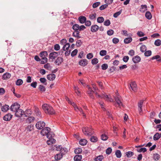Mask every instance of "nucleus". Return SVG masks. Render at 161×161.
<instances>
[{"mask_svg": "<svg viewBox=\"0 0 161 161\" xmlns=\"http://www.w3.org/2000/svg\"><path fill=\"white\" fill-rule=\"evenodd\" d=\"M63 62V58L61 57H58L55 62L56 64L59 65Z\"/></svg>", "mask_w": 161, "mask_h": 161, "instance_id": "17", "label": "nucleus"}, {"mask_svg": "<svg viewBox=\"0 0 161 161\" xmlns=\"http://www.w3.org/2000/svg\"><path fill=\"white\" fill-rule=\"evenodd\" d=\"M115 100L116 103L119 105V106H122V103L121 100V97L120 96L118 95L116 97H115Z\"/></svg>", "mask_w": 161, "mask_h": 161, "instance_id": "9", "label": "nucleus"}, {"mask_svg": "<svg viewBox=\"0 0 161 161\" xmlns=\"http://www.w3.org/2000/svg\"><path fill=\"white\" fill-rule=\"evenodd\" d=\"M56 140L53 138L49 139L47 141V143L48 145H51L55 143Z\"/></svg>", "mask_w": 161, "mask_h": 161, "instance_id": "26", "label": "nucleus"}, {"mask_svg": "<svg viewBox=\"0 0 161 161\" xmlns=\"http://www.w3.org/2000/svg\"><path fill=\"white\" fill-rule=\"evenodd\" d=\"M100 4V3L99 2H97L94 3L92 5V7L94 8H96Z\"/></svg>", "mask_w": 161, "mask_h": 161, "instance_id": "60", "label": "nucleus"}, {"mask_svg": "<svg viewBox=\"0 0 161 161\" xmlns=\"http://www.w3.org/2000/svg\"><path fill=\"white\" fill-rule=\"evenodd\" d=\"M152 59H158L157 61H161V59L160 58V57L158 55H156L155 56L153 57L152 58Z\"/></svg>", "mask_w": 161, "mask_h": 161, "instance_id": "48", "label": "nucleus"}, {"mask_svg": "<svg viewBox=\"0 0 161 161\" xmlns=\"http://www.w3.org/2000/svg\"><path fill=\"white\" fill-rule=\"evenodd\" d=\"M87 64V61L86 59L81 60L79 62V64L82 66H86Z\"/></svg>", "mask_w": 161, "mask_h": 161, "instance_id": "18", "label": "nucleus"}, {"mask_svg": "<svg viewBox=\"0 0 161 161\" xmlns=\"http://www.w3.org/2000/svg\"><path fill=\"white\" fill-rule=\"evenodd\" d=\"M141 60V58L138 56H136L133 57L132 58L133 62L135 63H137L140 61Z\"/></svg>", "mask_w": 161, "mask_h": 161, "instance_id": "14", "label": "nucleus"}, {"mask_svg": "<svg viewBox=\"0 0 161 161\" xmlns=\"http://www.w3.org/2000/svg\"><path fill=\"white\" fill-rule=\"evenodd\" d=\"M82 150L81 148H78L75 149L74 152L75 154H78L81 153Z\"/></svg>", "mask_w": 161, "mask_h": 161, "instance_id": "42", "label": "nucleus"}, {"mask_svg": "<svg viewBox=\"0 0 161 161\" xmlns=\"http://www.w3.org/2000/svg\"><path fill=\"white\" fill-rule=\"evenodd\" d=\"M50 131L49 128L45 127L41 130V134L43 136H46Z\"/></svg>", "mask_w": 161, "mask_h": 161, "instance_id": "7", "label": "nucleus"}, {"mask_svg": "<svg viewBox=\"0 0 161 161\" xmlns=\"http://www.w3.org/2000/svg\"><path fill=\"white\" fill-rule=\"evenodd\" d=\"M44 68L48 70H51L52 69V67L51 66L50 64L48 63L46 64H45L44 66Z\"/></svg>", "mask_w": 161, "mask_h": 161, "instance_id": "33", "label": "nucleus"}, {"mask_svg": "<svg viewBox=\"0 0 161 161\" xmlns=\"http://www.w3.org/2000/svg\"><path fill=\"white\" fill-rule=\"evenodd\" d=\"M75 110L76 111H79L80 112V113L82 114L83 116L84 117H86V114L83 112L82 109L80 107H78L77 106L75 107Z\"/></svg>", "mask_w": 161, "mask_h": 161, "instance_id": "19", "label": "nucleus"}, {"mask_svg": "<svg viewBox=\"0 0 161 161\" xmlns=\"http://www.w3.org/2000/svg\"><path fill=\"white\" fill-rule=\"evenodd\" d=\"M87 87L88 89V91H87L88 94L89 96L92 98H93V93H94V92L92 91V88L89 87L88 85H87Z\"/></svg>", "mask_w": 161, "mask_h": 161, "instance_id": "11", "label": "nucleus"}, {"mask_svg": "<svg viewBox=\"0 0 161 161\" xmlns=\"http://www.w3.org/2000/svg\"><path fill=\"white\" fill-rule=\"evenodd\" d=\"M97 137L95 136H92L90 138V141L92 142H95L97 141Z\"/></svg>", "mask_w": 161, "mask_h": 161, "instance_id": "52", "label": "nucleus"}, {"mask_svg": "<svg viewBox=\"0 0 161 161\" xmlns=\"http://www.w3.org/2000/svg\"><path fill=\"white\" fill-rule=\"evenodd\" d=\"M132 41V39L131 37H128L126 38L124 40L125 43L128 44L131 42Z\"/></svg>", "mask_w": 161, "mask_h": 161, "instance_id": "36", "label": "nucleus"}, {"mask_svg": "<svg viewBox=\"0 0 161 161\" xmlns=\"http://www.w3.org/2000/svg\"><path fill=\"white\" fill-rule=\"evenodd\" d=\"M112 151V148L111 147L108 148L106 150V153L107 154H109L111 153Z\"/></svg>", "mask_w": 161, "mask_h": 161, "instance_id": "62", "label": "nucleus"}, {"mask_svg": "<svg viewBox=\"0 0 161 161\" xmlns=\"http://www.w3.org/2000/svg\"><path fill=\"white\" fill-rule=\"evenodd\" d=\"M20 107V105L16 103H13L11 106L10 109L12 111L15 112L19 109Z\"/></svg>", "mask_w": 161, "mask_h": 161, "instance_id": "4", "label": "nucleus"}, {"mask_svg": "<svg viewBox=\"0 0 161 161\" xmlns=\"http://www.w3.org/2000/svg\"><path fill=\"white\" fill-rule=\"evenodd\" d=\"M96 15L95 13L90 14L89 15L90 19L92 20L95 19L96 17Z\"/></svg>", "mask_w": 161, "mask_h": 161, "instance_id": "53", "label": "nucleus"}, {"mask_svg": "<svg viewBox=\"0 0 161 161\" xmlns=\"http://www.w3.org/2000/svg\"><path fill=\"white\" fill-rule=\"evenodd\" d=\"M145 16L146 18L148 19H150L152 18V15L150 12H147L145 14Z\"/></svg>", "mask_w": 161, "mask_h": 161, "instance_id": "34", "label": "nucleus"}, {"mask_svg": "<svg viewBox=\"0 0 161 161\" xmlns=\"http://www.w3.org/2000/svg\"><path fill=\"white\" fill-rule=\"evenodd\" d=\"M15 115L16 117H21L24 113V111L21 109L19 108L15 112Z\"/></svg>", "mask_w": 161, "mask_h": 161, "instance_id": "8", "label": "nucleus"}, {"mask_svg": "<svg viewBox=\"0 0 161 161\" xmlns=\"http://www.w3.org/2000/svg\"><path fill=\"white\" fill-rule=\"evenodd\" d=\"M34 110L36 115L38 117H41V113L39 108L36 107H35Z\"/></svg>", "mask_w": 161, "mask_h": 161, "instance_id": "21", "label": "nucleus"}, {"mask_svg": "<svg viewBox=\"0 0 161 161\" xmlns=\"http://www.w3.org/2000/svg\"><path fill=\"white\" fill-rule=\"evenodd\" d=\"M70 44L69 43H66L64 45L62 48V50L64 51L67 50L70 47Z\"/></svg>", "mask_w": 161, "mask_h": 161, "instance_id": "31", "label": "nucleus"}, {"mask_svg": "<svg viewBox=\"0 0 161 161\" xmlns=\"http://www.w3.org/2000/svg\"><path fill=\"white\" fill-rule=\"evenodd\" d=\"M47 52L44 51L41 52L40 54V57L42 58V59H43V58H47L46 57L47 55Z\"/></svg>", "mask_w": 161, "mask_h": 161, "instance_id": "22", "label": "nucleus"}, {"mask_svg": "<svg viewBox=\"0 0 161 161\" xmlns=\"http://www.w3.org/2000/svg\"><path fill=\"white\" fill-rule=\"evenodd\" d=\"M78 20L81 24H83L86 21V19L85 17L81 16L79 17Z\"/></svg>", "mask_w": 161, "mask_h": 161, "instance_id": "23", "label": "nucleus"}, {"mask_svg": "<svg viewBox=\"0 0 161 161\" xmlns=\"http://www.w3.org/2000/svg\"><path fill=\"white\" fill-rule=\"evenodd\" d=\"M154 44L157 46H160L161 45V41L160 39H157L154 42Z\"/></svg>", "mask_w": 161, "mask_h": 161, "instance_id": "40", "label": "nucleus"}, {"mask_svg": "<svg viewBox=\"0 0 161 161\" xmlns=\"http://www.w3.org/2000/svg\"><path fill=\"white\" fill-rule=\"evenodd\" d=\"M82 131L85 135L88 136H91L94 134L93 131L91 128L83 127Z\"/></svg>", "mask_w": 161, "mask_h": 161, "instance_id": "3", "label": "nucleus"}, {"mask_svg": "<svg viewBox=\"0 0 161 161\" xmlns=\"http://www.w3.org/2000/svg\"><path fill=\"white\" fill-rule=\"evenodd\" d=\"M139 153L141 152H143L145 153L147 151V149L146 148H141L140 149H137L136 150Z\"/></svg>", "mask_w": 161, "mask_h": 161, "instance_id": "39", "label": "nucleus"}, {"mask_svg": "<svg viewBox=\"0 0 161 161\" xmlns=\"http://www.w3.org/2000/svg\"><path fill=\"white\" fill-rule=\"evenodd\" d=\"M11 77V74L8 73H4L2 76V79L4 80H7L9 79Z\"/></svg>", "mask_w": 161, "mask_h": 161, "instance_id": "12", "label": "nucleus"}, {"mask_svg": "<svg viewBox=\"0 0 161 161\" xmlns=\"http://www.w3.org/2000/svg\"><path fill=\"white\" fill-rule=\"evenodd\" d=\"M115 154L116 157L118 158H120L121 156V153L120 151L119 150H117L115 152Z\"/></svg>", "mask_w": 161, "mask_h": 161, "instance_id": "41", "label": "nucleus"}, {"mask_svg": "<svg viewBox=\"0 0 161 161\" xmlns=\"http://www.w3.org/2000/svg\"><path fill=\"white\" fill-rule=\"evenodd\" d=\"M152 54V52L151 51L148 50L146 51L145 53L144 54L146 56L148 57L151 55Z\"/></svg>", "mask_w": 161, "mask_h": 161, "instance_id": "55", "label": "nucleus"}, {"mask_svg": "<svg viewBox=\"0 0 161 161\" xmlns=\"http://www.w3.org/2000/svg\"><path fill=\"white\" fill-rule=\"evenodd\" d=\"M79 32L78 31H75L73 33V35L74 36L77 37V38H80V36L79 35Z\"/></svg>", "mask_w": 161, "mask_h": 161, "instance_id": "44", "label": "nucleus"}, {"mask_svg": "<svg viewBox=\"0 0 161 161\" xmlns=\"http://www.w3.org/2000/svg\"><path fill=\"white\" fill-rule=\"evenodd\" d=\"M87 141L85 139H82L80 140L79 141V144L82 146L86 145L87 143Z\"/></svg>", "mask_w": 161, "mask_h": 161, "instance_id": "32", "label": "nucleus"}, {"mask_svg": "<svg viewBox=\"0 0 161 161\" xmlns=\"http://www.w3.org/2000/svg\"><path fill=\"white\" fill-rule=\"evenodd\" d=\"M137 34L139 37L143 36L145 35L144 33L141 31H138L137 33Z\"/></svg>", "mask_w": 161, "mask_h": 161, "instance_id": "63", "label": "nucleus"}, {"mask_svg": "<svg viewBox=\"0 0 161 161\" xmlns=\"http://www.w3.org/2000/svg\"><path fill=\"white\" fill-rule=\"evenodd\" d=\"M160 134L158 133H157L153 136V139L154 140L157 141L160 138Z\"/></svg>", "mask_w": 161, "mask_h": 161, "instance_id": "30", "label": "nucleus"}, {"mask_svg": "<svg viewBox=\"0 0 161 161\" xmlns=\"http://www.w3.org/2000/svg\"><path fill=\"white\" fill-rule=\"evenodd\" d=\"M160 158V156L158 154H154L153 156V158L155 160H158Z\"/></svg>", "mask_w": 161, "mask_h": 161, "instance_id": "59", "label": "nucleus"}, {"mask_svg": "<svg viewBox=\"0 0 161 161\" xmlns=\"http://www.w3.org/2000/svg\"><path fill=\"white\" fill-rule=\"evenodd\" d=\"M9 108L8 105L5 104L1 108V110L3 112H6Z\"/></svg>", "mask_w": 161, "mask_h": 161, "instance_id": "24", "label": "nucleus"}, {"mask_svg": "<svg viewBox=\"0 0 161 161\" xmlns=\"http://www.w3.org/2000/svg\"><path fill=\"white\" fill-rule=\"evenodd\" d=\"M68 151L67 149L65 148H63L62 147L61 150H60V153L62 154H64L65 153H66Z\"/></svg>", "mask_w": 161, "mask_h": 161, "instance_id": "49", "label": "nucleus"}, {"mask_svg": "<svg viewBox=\"0 0 161 161\" xmlns=\"http://www.w3.org/2000/svg\"><path fill=\"white\" fill-rule=\"evenodd\" d=\"M98 60L97 58H94L92 60V63L93 64H95L98 63Z\"/></svg>", "mask_w": 161, "mask_h": 161, "instance_id": "57", "label": "nucleus"}, {"mask_svg": "<svg viewBox=\"0 0 161 161\" xmlns=\"http://www.w3.org/2000/svg\"><path fill=\"white\" fill-rule=\"evenodd\" d=\"M100 55L102 56L106 55L107 54V51L105 50H102L100 51Z\"/></svg>", "mask_w": 161, "mask_h": 161, "instance_id": "54", "label": "nucleus"}, {"mask_svg": "<svg viewBox=\"0 0 161 161\" xmlns=\"http://www.w3.org/2000/svg\"><path fill=\"white\" fill-rule=\"evenodd\" d=\"M99 28V26L97 25H93L91 26V31L92 32L97 31Z\"/></svg>", "mask_w": 161, "mask_h": 161, "instance_id": "16", "label": "nucleus"}, {"mask_svg": "<svg viewBox=\"0 0 161 161\" xmlns=\"http://www.w3.org/2000/svg\"><path fill=\"white\" fill-rule=\"evenodd\" d=\"M34 119L35 118L34 117L30 116L27 119L26 121V123L29 124L33 122Z\"/></svg>", "mask_w": 161, "mask_h": 161, "instance_id": "25", "label": "nucleus"}, {"mask_svg": "<svg viewBox=\"0 0 161 161\" xmlns=\"http://www.w3.org/2000/svg\"><path fill=\"white\" fill-rule=\"evenodd\" d=\"M104 20V18L103 17H98L97 19V22L100 23H103Z\"/></svg>", "mask_w": 161, "mask_h": 161, "instance_id": "43", "label": "nucleus"}, {"mask_svg": "<svg viewBox=\"0 0 161 161\" xmlns=\"http://www.w3.org/2000/svg\"><path fill=\"white\" fill-rule=\"evenodd\" d=\"M93 89L94 90V92L95 93L97 97H101L105 99L106 100L109 101L110 102L113 101L112 99L111 98V97L109 95H108L106 94H102V95H99L97 93V91H99L97 88L96 86H93Z\"/></svg>", "mask_w": 161, "mask_h": 161, "instance_id": "2", "label": "nucleus"}, {"mask_svg": "<svg viewBox=\"0 0 161 161\" xmlns=\"http://www.w3.org/2000/svg\"><path fill=\"white\" fill-rule=\"evenodd\" d=\"M140 51L142 53L144 52L146 50V47L145 45L142 46L140 48Z\"/></svg>", "mask_w": 161, "mask_h": 161, "instance_id": "50", "label": "nucleus"}, {"mask_svg": "<svg viewBox=\"0 0 161 161\" xmlns=\"http://www.w3.org/2000/svg\"><path fill=\"white\" fill-rule=\"evenodd\" d=\"M23 83V80L20 79L17 80L16 82V84L17 86L21 85Z\"/></svg>", "mask_w": 161, "mask_h": 161, "instance_id": "45", "label": "nucleus"}, {"mask_svg": "<svg viewBox=\"0 0 161 161\" xmlns=\"http://www.w3.org/2000/svg\"><path fill=\"white\" fill-rule=\"evenodd\" d=\"M33 129V126L30 125L28 126L25 129V130L27 132L31 131Z\"/></svg>", "mask_w": 161, "mask_h": 161, "instance_id": "28", "label": "nucleus"}, {"mask_svg": "<svg viewBox=\"0 0 161 161\" xmlns=\"http://www.w3.org/2000/svg\"><path fill=\"white\" fill-rule=\"evenodd\" d=\"M60 49V47L59 44H56L54 46V49L56 51H58Z\"/></svg>", "mask_w": 161, "mask_h": 161, "instance_id": "64", "label": "nucleus"}, {"mask_svg": "<svg viewBox=\"0 0 161 161\" xmlns=\"http://www.w3.org/2000/svg\"><path fill=\"white\" fill-rule=\"evenodd\" d=\"M108 6V5L106 4L101 5L99 7V9L101 10H103L105 9Z\"/></svg>", "mask_w": 161, "mask_h": 161, "instance_id": "61", "label": "nucleus"}, {"mask_svg": "<svg viewBox=\"0 0 161 161\" xmlns=\"http://www.w3.org/2000/svg\"><path fill=\"white\" fill-rule=\"evenodd\" d=\"M122 10H120L119 11L115 13L113 15V16L115 18H117L119 15L121 13Z\"/></svg>", "mask_w": 161, "mask_h": 161, "instance_id": "56", "label": "nucleus"}, {"mask_svg": "<svg viewBox=\"0 0 161 161\" xmlns=\"http://www.w3.org/2000/svg\"><path fill=\"white\" fill-rule=\"evenodd\" d=\"M45 123L44 122L40 121L36 123V126L38 129H42L45 126Z\"/></svg>", "mask_w": 161, "mask_h": 161, "instance_id": "5", "label": "nucleus"}, {"mask_svg": "<svg viewBox=\"0 0 161 161\" xmlns=\"http://www.w3.org/2000/svg\"><path fill=\"white\" fill-rule=\"evenodd\" d=\"M110 21L109 19H107L104 22V25L106 26H109L110 24Z\"/></svg>", "mask_w": 161, "mask_h": 161, "instance_id": "58", "label": "nucleus"}, {"mask_svg": "<svg viewBox=\"0 0 161 161\" xmlns=\"http://www.w3.org/2000/svg\"><path fill=\"white\" fill-rule=\"evenodd\" d=\"M82 158L81 155H77L74 157V159L75 161H79L81 160Z\"/></svg>", "mask_w": 161, "mask_h": 161, "instance_id": "29", "label": "nucleus"}, {"mask_svg": "<svg viewBox=\"0 0 161 161\" xmlns=\"http://www.w3.org/2000/svg\"><path fill=\"white\" fill-rule=\"evenodd\" d=\"M79 25H78L75 24L73 25L72 28L75 31H78V30H79Z\"/></svg>", "mask_w": 161, "mask_h": 161, "instance_id": "38", "label": "nucleus"}, {"mask_svg": "<svg viewBox=\"0 0 161 161\" xmlns=\"http://www.w3.org/2000/svg\"><path fill=\"white\" fill-rule=\"evenodd\" d=\"M12 117V115L10 114H8L3 117V119L5 121L10 120Z\"/></svg>", "mask_w": 161, "mask_h": 161, "instance_id": "15", "label": "nucleus"}, {"mask_svg": "<svg viewBox=\"0 0 161 161\" xmlns=\"http://www.w3.org/2000/svg\"><path fill=\"white\" fill-rule=\"evenodd\" d=\"M147 6L146 5H142L140 8V11L142 12H144L147 10Z\"/></svg>", "mask_w": 161, "mask_h": 161, "instance_id": "35", "label": "nucleus"}, {"mask_svg": "<svg viewBox=\"0 0 161 161\" xmlns=\"http://www.w3.org/2000/svg\"><path fill=\"white\" fill-rule=\"evenodd\" d=\"M101 138L102 140L105 141L108 139V137L105 134H103L101 136Z\"/></svg>", "mask_w": 161, "mask_h": 161, "instance_id": "51", "label": "nucleus"}, {"mask_svg": "<svg viewBox=\"0 0 161 161\" xmlns=\"http://www.w3.org/2000/svg\"><path fill=\"white\" fill-rule=\"evenodd\" d=\"M74 88L75 91L77 95H79V94H80V92L78 90V87L77 86H74Z\"/></svg>", "mask_w": 161, "mask_h": 161, "instance_id": "46", "label": "nucleus"}, {"mask_svg": "<svg viewBox=\"0 0 161 161\" xmlns=\"http://www.w3.org/2000/svg\"><path fill=\"white\" fill-rule=\"evenodd\" d=\"M55 77V75L53 74H49L47 76V79L50 80H54Z\"/></svg>", "mask_w": 161, "mask_h": 161, "instance_id": "20", "label": "nucleus"}, {"mask_svg": "<svg viewBox=\"0 0 161 161\" xmlns=\"http://www.w3.org/2000/svg\"><path fill=\"white\" fill-rule=\"evenodd\" d=\"M130 86L131 87L132 90L136 92L137 89V85L135 82H132L130 84Z\"/></svg>", "mask_w": 161, "mask_h": 161, "instance_id": "13", "label": "nucleus"}, {"mask_svg": "<svg viewBox=\"0 0 161 161\" xmlns=\"http://www.w3.org/2000/svg\"><path fill=\"white\" fill-rule=\"evenodd\" d=\"M46 136L48 138L50 139L54 136V134L50 131Z\"/></svg>", "mask_w": 161, "mask_h": 161, "instance_id": "37", "label": "nucleus"}, {"mask_svg": "<svg viewBox=\"0 0 161 161\" xmlns=\"http://www.w3.org/2000/svg\"><path fill=\"white\" fill-rule=\"evenodd\" d=\"M103 158L104 157L103 155H100L95 158L94 160L95 161H102Z\"/></svg>", "mask_w": 161, "mask_h": 161, "instance_id": "27", "label": "nucleus"}, {"mask_svg": "<svg viewBox=\"0 0 161 161\" xmlns=\"http://www.w3.org/2000/svg\"><path fill=\"white\" fill-rule=\"evenodd\" d=\"M58 55V53L57 52L51 53L49 55V58L52 59H55Z\"/></svg>", "mask_w": 161, "mask_h": 161, "instance_id": "10", "label": "nucleus"}, {"mask_svg": "<svg viewBox=\"0 0 161 161\" xmlns=\"http://www.w3.org/2000/svg\"><path fill=\"white\" fill-rule=\"evenodd\" d=\"M126 154L127 157L130 158L134 155V153L132 152L128 151L126 153Z\"/></svg>", "mask_w": 161, "mask_h": 161, "instance_id": "47", "label": "nucleus"}, {"mask_svg": "<svg viewBox=\"0 0 161 161\" xmlns=\"http://www.w3.org/2000/svg\"><path fill=\"white\" fill-rule=\"evenodd\" d=\"M42 108L45 113L49 115L55 114V111L52 106L47 104H44L42 106Z\"/></svg>", "mask_w": 161, "mask_h": 161, "instance_id": "1", "label": "nucleus"}, {"mask_svg": "<svg viewBox=\"0 0 161 161\" xmlns=\"http://www.w3.org/2000/svg\"><path fill=\"white\" fill-rule=\"evenodd\" d=\"M143 102V100H140L138 103V110L140 115L142 114L141 113L142 111V108Z\"/></svg>", "mask_w": 161, "mask_h": 161, "instance_id": "6", "label": "nucleus"}]
</instances>
